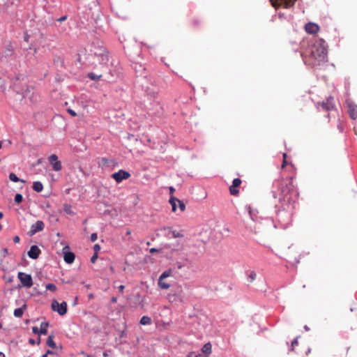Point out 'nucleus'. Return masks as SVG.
Segmentation results:
<instances>
[{"mask_svg": "<svg viewBox=\"0 0 357 357\" xmlns=\"http://www.w3.org/2000/svg\"><path fill=\"white\" fill-rule=\"evenodd\" d=\"M46 354H47V355H48V354H53V352H52V351H50V350H48V351L46 352Z\"/></svg>", "mask_w": 357, "mask_h": 357, "instance_id": "obj_53", "label": "nucleus"}, {"mask_svg": "<svg viewBox=\"0 0 357 357\" xmlns=\"http://www.w3.org/2000/svg\"><path fill=\"white\" fill-rule=\"evenodd\" d=\"M75 255L72 252H64L63 259L67 264H72L75 260Z\"/></svg>", "mask_w": 357, "mask_h": 357, "instance_id": "obj_15", "label": "nucleus"}, {"mask_svg": "<svg viewBox=\"0 0 357 357\" xmlns=\"http://www.w3.org/2000/svg\"><path fill=\"white\" fill-rule=\"evenodd\" d=\"M67 19V16H63L57 20L59 22H63Z\"/></svg>", "mask_w": 357, "mask_h": 357, "instance_id": "obj_43", "label": "nucleus"}, {"mask_svg": "<svg viewBox=\"0 0 357 357\" xmlns=\"http://www.w3.org/2000/svg\"><path fill=\"white\" fill-rule=\"evenodd\" d=\"M1 254L3 256V257H6L8 254V249L7 248H4L2 250V251L1 252Z\"/></svg>", "mask_w": 357, "mask_h": 357, "instance_id": "obj_40", "label": "nucleus"}, {"mask_svg": "<svg viewBox=\"0 0 357 357\" xmlns=\"http://www.w3.org/2000/svg\"><path fill=\"white\" fill-rule=\"evenodd\" d=\"M29 344H31V345H34V344H36L35 340H34L33 339H32V338H30V339L29 340Z\"/></svg>", "mask_w": 357, "mask_h": 357, "instance_id": "obj_46", "label": "nucleus"}, {"mask_svg": "<svg viewBox=\"0 0 357 357\" xmlns=\"http://www.w3.org/2000/svg\"><path fill=\"white\" fill-rule=\"evenodd\" d=\"M241 180L238 178H234L232 182V185L229 187V192L231 195H237L239 190L237 189L241 184Z\"/></svg>", "mask_w": 357, "mask_h": 357, "instance_id": "obj_11", "label": "nucleus"}, {"mask_svg": "<svg viewBox=\"0 0 357 357\" xmlns=\"http://www.w3.org/2000/svg\"><path fill=\"white\" fill-rule=\"evenodd\" d=\"M116 301H117V299H116V297H112V303H116Z\"/></svg>", "mask_w": 357, "mask_h": 357, "instance_id": "obj_50", "label": "nucleus"}, {"mask_svg": "<svg viewBox=\"0 0 357 357\" xmlns=\"http://www.w3.org/2000/svg\"><path fill=\"white\" fill-rule=\"evenodd\" d=\"M130 234H131V231H130V229H127V230H126V234H127V235H130Z\"/></svg>", "mask_w": 357, "mask_h": 357, "instance_id": "obj_51", "label": "nucleus"}, {"mask_svg": "<svg viewBox=\"0 0 357 357\" xmlns=\"http://www.w3.org/2000/svg\"><path fill=\"white\" fill-rule=\"evenodd\" d=\"M98 238V236H97V234L96 233H93L91 234V237H90V239L92 242H94L97 240Z\"/></svg>", "mask_w": 357, "mask_h": 357, "instance_id": "obj_34", "label": "nucleus"}, {"mask_svg": "<svg viewBox=\"0 0 357 357\" xmlns=\"http://www.w3.org/2000/svg\"><path fill=\"white\" fill-rule=\"evenodd\" d=\"M45 228V224L41 220H38L35 224L32 225L31 227V229L29 231V236H32L35 235L37 232L41 231Z\"/></svg>", "mask_w": 357, "mask_h": 357, "instance_id": "obj_8", "label": "nucleus"}, {"mask_svg": "<svg viewBox=\"0 0 357 357\" xmlns=\"http://www.w3.org/2000/svg\"><path fill=\"white\" fill-rule=\"evenodd\" d=\"M273 196L278 199L279 204L275 205L278 210L285 211L293 208L298 196L294 185L293 178L289 177L286 180L282 179L279 183L278 192L273 191Z\"/></svg>", "mask_w": 357, "mask_h": 357, "instance_id": "obj_1", "label": "nucleus"}, {"mask_svg": "<svg viewBox=\"0 0 357 357\" xmlns=\"http://www.w3.org/2000/svg\"><path fill=\"white\" fill-rule=\"evenodd\" d=\"M307 62L312 66H317L327 61V49L325 41L317 40L307 51Z\"/></svg>", "mask_w": 357, "mask_h": 357, "instance_id": "obj_2", "label": "nucleus"}, {"mask_svg": "<svg viewBox=\"0 0 357 357\" xmlns=\"http://www.w3.org/2000/svg\"><path fill=\"white\" fill-rule=\"evenodd\" d=\"M304 328H305V331H309L310 330V328H309V327L307 326H305Z\"/></svg>", "mask_w": 357, "mask_h": 357, "instance_id": "obj_54", "label": "nucleus"}, {"mask_svg": "<svg viewBox=\"0 0 357 357\" xmlns=\"http://www.w3.org/2000/svg\"><path fill=\"white\" fill-rule=\"evenodd\" d=\"M9 178L10 181H12L13 182L21 181L22 183H25L24 180L20 179L14 173H10L9 174Z\"/></svg>", "mask_w": 357, "mask_h": 357, "instance_id": "obj_23", "label": "nucleus"}, {"mask_svg": "<svg viewBox=\"0 0 357 357\" xmlns=\"http://www.w3.org/2000/svg\"><path fill=\"white\" fill-rule=\"evenodd\" d=\"M0 357H5V354L3 352H0Z\"/></svg>", "mask_w": 357, "mask_h": 357, "instance_id": "obj_55", "label": "nucleus"}, {"mask_svg": "<svg viewBox=\"0 0 357 357\" xmlns=\"http://www.w3.org/2000/svg\"><path fill=\"white\" fill-rule=\"evenodd\" d=\"M3 213L0 212V219H1L3 218Z\"/></svg>", "mask_w": 357, "mask_h": 357, "instance_id": "obj_57", "label": "nucleus"}, {"mask_svg": "<svg viewBox=\"0 0 357 357\" xmlns=\"http://www.w3.org/2000/svg\"><path fill=\"white\" fill-rule=\"evenodd\" d=\"M310 351H311V349H307V351L306 352V354H308Z\"/></svg>", "mask_w": 357, "mask_h": 357, "instance_id": "obj_59", "label": "nucleus"}, {"mask_svg": "<svg viewBox=\"0 0 357 357\" xmlns=\"http://www.w3.org/2000/svg\"><path fill=\"white\" fill-rule=\"evenodd\" d=\"M2 229V225L0 223V231Z\"/></svg>", "mask_w": 357, "mask_h": 357, "instance_id": "obj_63", "label": "nucleus"}, {"mask_svg": "<svg viewBox=\"0 0 357 357\" xmlns=\"http://www.w3.org/2000/svg\"><path fill=\"white\" fill-rule=\"evenodd\" d=\"M178 199L176 198L174 196H171L169 199V204L172 206V209L173 212L176 211V203H178Z\"/></svg>", "mask_w": 357, "mask_h": 357, "instance_id": "obj_18", "label": "nucleus"}, {"mask_svg": "<svg viewBox=\"0 0 357 357\" xmlns=\"http://www.w3.org/2000/svg\"><path fill=\"white\" fill-rule=\"evenodd\" d=\"M2 147V142L0 141V149H1Z\"/></svg>", "mask_w": 357, "mask_h": 357, "instance_id": "obj_61", "label": "nucleus"}, {"mask_svg": "<svg viewBox=\"0 0 357 357\" xmlns=\"http://www.w3.org/2000/svg\"><path fill=\"white\" fill-rule=\"evenodd\" d=\"M177 202H178V207H179L180 210L182 212L184 211L185 210V205L184 204V203L179 199Z\"/></svg>", "mask_w": 357, "mask_h": 357, "instance_id": "obj_32", "label": "nucleus"}, {"mask_svg": "<svg viewBox=\"0 0 357 357\" xmlns=\"http://www.w3.org/2000/svg\"><path fill=\"white\" fill-rule=\"evenodd\" d=\"M177 267H178V269H181L183 266H182L181 264H178Z\"/></svg>", "mask_w": 357, "mask_h": 357, "instance_id": "obj_56", "label": "nucleus"}, {"mask_svg": "<svg viewBox=\"0 0 357 357\" xmlns=\"http://www.w3.org/2000/svg\"><path fill=\"white\" fill-rule=\"evenodd\" d=\"M63 211H64V212L66 213H67L68 215H73L74 214V213L71 210V206L69 205V204H65L63 205Z\"/></svg>", "mask_w": 357, "mask_h": 357, "instance_id": "obj_26", "label": "nucleus"}, {"mask_svg": "<svg viewBox=\"0 0 357 357\" xmlns=\"http://www.w3.org/2000/svg\"><path fill=\"white\" fill-rule=\"evenodd\" d=\"M287 160H283L282 166H281L282 169L284 168V167L287 165Z\"/></svg>", "mask_w": 357, "mask_h": 357, "instance_id": "obj_47", "label": "nucleus"}, {"mask_svg": "<svg viewBox=\"0 0 357 357\" xmlns=\"http://www.w3.org/2000/svg\"><path fill=\"white\" fill-rule=\"evenodd\" d=\"M41 251L38 248L37 245H32L30 248L29 251L28 252V256L33 259H36L38 258L39 255L40 254Z\"/></svg>", "mask_w": 357, "mask_h": 357, "instance_id": "obj_12", "label": "nucleus"}, {"mask_svg": "<svg viewBox=\"0 0 357 357\" xmlns=\"http://www.w3.org/2000/svg\"><path fill=\"white\" fill-rule=\"evenodd\" d=\"M172 238H183L184 236V235L181 231H178L176 230H172Z\"/></svg>", "mask_w": 357, "mask_h": 357, "instance_id": "obj_25", "label": "nucleus"}, {"mask_svg": "<svg viewBox=\"0 0 357 357\" xmlns=\"http://www.w3.org/2000/svg\"><path fill=\"white\" fill-rule=\"evenodd\" d=\"M98 167L102 169H113L115 166L117 165V162L113 159L107 158H98Z\"/></svg>", "mask_w": 357, "mask_h": 357, "instance_id": "obj_4", "label": "nucleus"}, {"mask_svg": "<svg viewBox=\"0 0 357 357\" xmlns=\"http://www.w3.org/2000/svg\"><path fill=\"white\" fill-rule=\"evenodd\" d=\"M40 337H39V338L38 339V342H37V344H38L40 343Z\"/></svg>", "mask_w": 357, "mask_h": 357, "instance_id": "obj_62", "label": "nucleus"}, {"mask_svg": "<svg viewBox=\"0 0 357 357\" xmlns=\"http://www.w3.org/2000/svg\"><path fill=\"white\" fill-rule=\"evenodd\" d=\"M192 23L195 26L196 25H198L199 24V20H192Z\"/></svg>", "mask_w": 357, "mask_h": 357, "instance_id": "obj_48", "label": "nucleus"}, {"mask_svg": "<svg viewBox=\"0 0 357 357\" xmlns=\"http://www.w3.org/2000/svg\"><path fill=\"white\" fill-rule=\"evenodd\" d=\"M103 356H107V354L106 353H104V354H103Z\"/></svg>", "mask_w": 357, "mask_h": 357, "instance_id": "obj_64", "label": "nucleus"}, {"mask_svg": "<svg viewBox=\"0 0 357 357\" xmlns=\"http://www.w3.org/2000/svg\"><path fill=\"white\" fill-rule=\"evenodd\" d=\"M52 309L58 312L59 315H64L67 312V303L65 301L59 303L57 301L54 300L51 305Z\"/></svg>", "mask_w": 357, "mask_h": 357, "instance_id": "obj_3", "label": "nucleus"}, {"mask_svg": "<svg viewBox=\"0 0 357 357\" xmlns=\"http://www.w3.org/2000/svg\"><path fill=\"white\" fill-rule=\"evenodd\" d=\"M298 338L299 337H296L292 342H291V351H294V347L298 345Z\"/></svg>", "mask_w": 357, "mask_h": 357, "instance_id": "obj_29", "label": "nucleus"}, {"mask_svg": "<svg viewBox=\"0 0 357 357\" xmlns=\"http://www.w3.org/2000/svg\"><path fill=\"white\" fill-rule=\"evenodd\" d=\"M97 258H98V254L94 253L93 255L91 258V261L92 263H95L96 259H97Z\"/></svg>", "mask_w": 357, "mask_h": 357, "instance_id": "obj_37", "label": "nucleus"}, {"mask_svg": "<svg viewBox=\"0 0 357 357\" xmlns=\"http://www.w3.org/2000/svg\"><path fill=\"white\" fill-rule=\"evenodd\" d=\"M47 354H45L44 355L42 356V357H47Z\"/></svg>", "mask_w": 357, "mask_h": 357, "instance_id": "obj_60", "label": "nucleus"}, {"mask_svg": "<svg viewBox=\"0 0 357 357\" xmlns=\"http://www.w3.org/2000/svg\"><path fill=\"white\" fill-rule=\"evenodd\" d=\"M159 252V250L158 249H156L155 248H151L150 249V252L151 253H154V252Z\"/></svg>", "mask_w": 357, "mask_h": 357, "instance_id": "obj_45", "label": "nucleus"}, {"mask_svg": "<svg viewBox=\"0 0 357 357\" xmlns=\"http://www.w3.org/2000/svg\"><path fill=\"white\" fill-rule=\"evenodd\" d=\"M13 241L14 243H18L20 242V237L18 236H15L14 238H13Z\"/></svg>", "mask_w": 357, "mask_h": 357, "instance_id": "obj_42", "label": "nucleus"}, {"mask_svg": "<svg viewBox=\"0 0 357 357\" xmlns=\"http://www.w3.org/2000/svg\"><path fill=\"white\" fill-rule=\"evenodd\" d=\"M172 296H172V295H169V300L170 301H172Z\"/></svg>", "mask_w": 357, "mask_h": 357, "instance_id": "obj_58", "label": "nucleus"}, {"mask_svg": "<svg viewBox=\"0 0 357 357\" xmlns=\"http://www.w3.org/2000/svg\"><path fill=\"white\" fill-rule=\"evenodd\" d=\"M45 289L47 290H50L52 292H54L57 290L56 286L53 283H48L45 285Z\"/></svg>", "mask_w": 357, "mask_h": 357, "instance_id": "obj_27", "label": "nucleus"}, {"mask_svg": "<svg viewBox=\"0 0 357 357\" xmlns=\"http://www.w3.org/2000/svg\"><path fill=\"white\" fill-rule=\"evenodd\" d=\"M199 356L197 355L195 352L192 351L190 352L186 357H198Z\"/></svg>", "mask_w": 357, "mask_h": 357, "instance_id": "obj_39", "label": "nucleus"}, {"mask_svg": "<svg viewBox=\"0 0 357 357\" xmlns=\"http://www.w3.org/2000/svg\"><path fill=\"white\" fill-rule=\"evenodd\" d=\"M158 286L162 289H167L170 287V284L165 281V278H162L160 277L158 279Z\"/></svg>", "mask_w": 357, "mask_h": 357, "instance_id": "obj_17", "label": "nucleus"}, {"mask_svg": "<svg viewBox=\"0 0 357 357\" xmlns=\"http://www.w3.org/2000/svg\"><path fill=\"white\" fill-rule=\"evenodd\" d=\"M124 289H125L124 285H120V286L119 287V291H120L121 294H123V290H124Z\"/></svg>", "mask_w": 357, "mask_h": 357, "instance_id": "obj_44", "label": "nucleus"}, {"mask_svg": "<svg viewBox=\"0 0 357 357\" xmlns=\"http://www.w3.org/2000/svg\"><path fill=\"white\" fill-rule=\"evenodd\" d=\"M48 160L54 171L58 172L61 169V162L58 160V157L55 154L51 155L48 158Z\"/></svg>", "mask_w": 357, "mask_h": 357, "instance_id": "obj_9", "label": "nucleus"}, {"mask_svg": "<svg viewBox=\"0 0 357 357\" xmlns=\"http://www.w3.org/2000/svg\"><path fill=\"white\" fill-rule=\"evenodd\" d=\"M321 105H322L323 109L326 111H329V110L334 109L335 104H334L333 98L329 97L328 98H327L326 102H323L321 103Z\"/></svg>", "mask_w": 357, "mask_h": 357, "instance_id": "obj_14", "label": "nucleus"}, {"mask_svg": "<svg viewBox=\"0 0 357 357\" xmlns=\"http://www.w3.org/2000/svg\"><path fill=\"white\" fill-rule=\"evenodd\" d=\"M93 298V294H90L89 295V299H91V298Z\"/></svg>", "mask_w": 357, "mask_h": 357, "instance_id": "obj_52", "label": "nucleus"}, {"mask_svg": "<svg viewBox=\"0 0 357 357\" xmlns=\"http://www.w3.org/2000/svg\"><path fill=\"white\" fill-rule=\"evenodd\" d=\"M172 275V271L171 269H168L167 271H165V272H163L160 278H167L168 277H170Z\"/></svg>", "mask_w": 357, "mask_h": 357, "instance_id": "obj_28", "label": "nucleus"}, {"mask_svg": "<svg viewBox=\"0 0 357 357\" xmlns=\"http://www.w3.org/2000/svg\"><path fill=\"white\" fill-rule=\"evenodd\" d=\"M211 349H212V346H211V343L208 342V343L205 344L203 346L202 351L203 353L206 354L208 355L211 353Z\"/></svg>", "mask_w": 357, "mask_h": 357, "instance_id": "obj_21", "label": "nucleus"}, {"mask_svg": "<svg viewBox=\"0 0 357 357\" xmlns=\"http://www.w3.org/2000/svg\"><path fill=\"white\" fill-rule=\"evenodd\" d=\"M93 250H94L95 253L98 254V252L100 250V246L98 244H96L93 247Z\"/></svg>", "mask_w": 357, "mask_h": 357, "instance_id": "obj_35", "label": "nucleus"}, {"mask_svg": "<svg viewBox=\"0 0 357 357\" xmlns=\"http://www.w3.org/2000/svg\"><path fill=\"white\" fill-rule=\"evenodd\" d=\"M68 112L73 116H77V114L75 112H74L73 109H68Z\"/></svg>", "mask_w": 357, "mask_h": 357, "instance_id": "obj_38", "label": "nucleus"}, {"mask_svg": "<svg viewBox=\"0 0 357 357\" xmlns=\"http://www.w3.org/2000/svg\"><path fill=\"white\" fill-rule=\"evenodd\" d=\"M142 325H149L151 324V319L148 316H143L140 319Z\"/></svg>", "mask_w": 357, "mask_h": 357, "instance_id": "obj_22", "label": "nucleus"}, {"mask_svg": "<svg viewBox=\"0 0 357 357\" xmlns=\"http://www.w3.org/2000/svg\"><path fill=\"white\" fill-rule=\"evenodd\" d=\"M26 305L25 304L23 305L22 307L17 308L14 310V316L17 318H21L24 314V310H26Z\"/></svg>", "mask_w": 357, "mask_h": 357, "instance_id": "obj_16", "label": "nucleus"}, {"mask_svg": "<svg viewBox=\"0 0 357 357\" xmlns=\"http://www.w3.org/2000/svg\"><path fill=\"white\" fill-rule=\"evenodd\" d=\"M270 1L275 8H290L294 5L296 0H270Z\"/></svg>", "mask_w": 357, "mask_h": 357, "instance_id": "obj_6", "label": "nucleus"}, {"mask_svg": "<svg viewBox=\"0 0 357 357\" xmlns=\"http://www.w3.org/2000/svg\"><path fill=\"white\" fill-rule=\"evenodd\" d=\"M88 77H89L90 79H93V80H96V79H97L98 78L100 77V75L97 76L96 74H94V73H89V75H88Z\"/></svg>", "mask_w": 357, "mask_h": 357, "instance_id": "obj_33", "label": "nucleus"}, {"mask_svg": "<svg viewBox=\"0 0 357 357\" xmlns=\"http://www.w3.org/2000/svg\"><path fill=\"white\" fill-rule=\"evenodd\" d=\"M54 336L53 335H50L47 340V344L52 347V348H55L56 347V344L55 342H54Z\"/></svg>", "mask_w": 357, "mask_h": 357, "instance_id": "obj_24", "label": "nucleus"}, {"mask_svg": "<svg viewBox=\"0 0 357 357\" xmlns=\"http://www.w3.org/2000/svg\"><path fill=\"white\" fill-rule=\"evenodd\" d=\"M282 157H283V160H287V153H284L283 155H282Z\"/></svg>", "mask_w": 357, "mask_h": 357, "instance_id": "obj_49", "label": "nucleus"}, {"mask_svg": "<svg viewBox=\"0 0 357 357\" xmlns=\"http://www.w3.org/2000/svg\"><path fill=\"white\" fill-rule=\"evenodd\" d=\"M49 326V324L46 321L42 322L40 324V333L46 335L47 333V328Z\"/></svg>", "mask_w": 357, "mask_h": 357, "instance_id": "obj_19", "label": "nucleus"}, {"mask_svg": "<svg viewBox=\"0 0 357 357\" xmlns=\"http://www.w3.org/2000/svg\"><path fill=\"white\" fill-rule=\"evenodd\" d=\"M256 277H257V275H256L255 272L252 271L248 275V279H249L250 282H252L256 279Z\"/></svg>", "mask_w": 357, "mask_h": 357, "instance_id": "obj_31", "label": "nucleus"}, {"mask_svg": "<svg viewBox=\"0 0 357 357\" xmlns=\"http://www.w3.org/2000/svg\"><path fill=\"white\" fill-rule=\"evenodd\" d=\"M18 279L21 282L22 286L29 288L33 285V280L31 275L25 273L20 272L17 275Z\"/></svg>", "mask_w": 357, "mask_h": 357, "instance_id": "obj_5", "label": "nucleus"}, {"mask_svg": "<svg viewBox=\"0 0 357 357\" xmlns=\"http://www.w3.org/2000/svg\"><path fill=\"white\" fill-rule=\"evenodd\" d=\"M169 193H170L171 196H173V194L175 192V189L171 186L169 188Z\"/></svg>", "mask_w": 357, "mask_h": 357, "instance_id": "obj_41", "label": "nucleus"}, {"mask_svg": "<svg viewBox=\"0 0 357 357\" xmlns=\"http://www.w3.org/2000/svg\"><path fill=\"white\" fill-rule=\"evenodd\" d=\"M130 177V174L123 169L112 174V178H114L116 183H119L123 180L128 179Z\"/></svg>", "mask_w": 357, "mask_h": 357, "instance_id": "obj_7", "label": "nucleus"}, {"mask_svg": "<svg viewBox=\"0 0 357 357\" xmlns=\"http://www.w3.org/2000/svg\"><path fill=\"white\" fill-rule=\"evenodd\" d=\"M305 30L309 34H316L319 31V26L315 23L308 22L305 25Z\"/></svg>", "mask_w": 357, "mask_h": 357, "instance_id": "obj_10", "label": "nucleus"}, {"mask_svg": "<svg viewBox=\"0 0 357 357\" xmlns=\"http://www.w3.org/2000/svg\"><path fill=\"white\" fill-rule=\"evenodd\" d=\"M348 112L349 116L353 119H357V106L353 103H347Z\"/></svg>", "mask_w": 357, "mask_h": 357, "instance_id": "obj_13", "label": "nucleus"}, {"mask_svg": "<svg viewBox=\"0 0 357 357\" xmlns=\"http://www.w3.org/2000/svg\"><path fill=\"white\" fill-rule=\"evenodd\" d=\"M32 331L34 334H40V330L39 328L37 327V326H33L32 328Z\"/></svg>", "mask_w": 357, "mask_h": 357, "instance_id": "obj_36", "label": "nucleus"}, {"mask_svg": "<svg viewBox=\"0 0 357 357\" xmlns=\"http://www.w3.org/2000/svg\"><path fill=\"white\" fill-rule=\"evenodd\" d=\"M33 189L35 191H36L38 192H41L43 190V185L41 182H40V181H35L33 183Z\"/></svg>", "mask_w": 357, "mask_h": 357, "instance_id": "obj_20", "label": "nucleus"}, {"mask_svg": "<svg viewBox=\"0 0 357 357\" xmlns=\"http://www.w3.org/2000/svg\"><path fill=\"white\" fill-rule=\"evenodd\" d=\"M23 199V197H22V195L21 194H16L15 196V202L17 204L22 202Z\"/></svg>", "mask_w": 357, "mask_h": 357, "instance_id": "obj_30", "label": "nucleus"}]
</instances>
